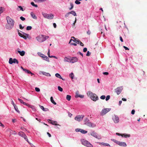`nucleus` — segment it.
Listing matches in <instances>:
<instances>
[{
  "instance_id": "nucleus-1",
  "label": "nucleus",
  "mask_w": 147,
  "mask_h": 147,
  "mask_svg": "<svg viewBox=\"0 0 147 147\" xmlns=\"http://www.w3.org/2000/svg\"><path fill=\"white\" fill-rule=\"evenodd\" d=\"M6 20L7 23L6 25V27L7 29H11L13 26L14 21L9 16L6 17Z\"/></svg>"
},
{
  "instance_id": "nucleus-2",
  "label": "nucleus",
  "mask_w": 147,
  "mask_h": 147,
  "mask_svg": "<svg viewBox=\"0 0 147 147\" xmlns=\"http://www.w3.org/2000/svg\"><path fill=\"white\" fill-rule=\"evenodd\" d=\"M49 36H45L43 35H40L36 38L37 40L40 42H41L45 41L46 39L48 38Z\"/></svg>"
},
{
  "instance_id": "nucleus-3",
  "label": "nucleus",
  "mask_w": 147,
  "mask_h": 147,
  "mask_svg": "<svg viewBox=\"0 0 147 147\" xmlns=\"http://www.w3.org/2000/svg\"><path fill=\"white\" fill-rule=\"evenodd\" d=\"M82 143L83 145L88 147H92V145L87 141L83 139L81 140Z\"/></svg>"
},
{
  "instance_id": "nucleus-4",
  "label": "nucleus",
  "mask_w": 147,
  "mask_h": 147,
  "mask_svg": "<svg viewBox=\"0 0 147 147\" xmlns=\"http://www.w3.org/2000/svg\"><path fill=\"white\" fill-rule=\"evenodd\" d=\"M18 32L19 36L23 38L24 39H26L29 36L28 34L23 32H22L23 34L19 32L18 30Z\"/></svg>"
},
{
  "instance_id": "nucleus-5",
  "label": "nucleus",
  "mask_w": 147,
  "mask_h": 147,
  "mask_svg": "<svg viewBox=\"0 0 147 147\" xmlns=\"http://www.w3.org/2000/svg\"><path fill=\"white\" fill-rule=\"evenodd\" d=\"M111 110V109L110 108H104L101 111V115H105L107 112L110 111Z\"/></svg>"
},
{
  "instance_id": "nucleus-6",
  "label": "nucleus",
  "mask_w": 147,
  "mask_h": 147,
  "mask_svg": "<svg viewBox=\"0 0 147 147\" xmlns=\"http://www.w3.org/2000/svg\"><path fill=\"white\" fill-rule=\"evenodd\" d=\"M90 134L91 136L97 139H101V137L100 136L94 131H92L90 133Z\"/></svg>"
},
{
  "instance_id": "nucleus-7",
  "label": "nucleus",
  "mask_w": 147,
  "mask_h": 147,
  "mask_svg": "<svg viewBox=\"0 0 147 147\" xmlns=\"http://www.w3.org/2000/svg\"><path fill=\"white\" fill-rule=\"evenodd\" d=\"M84 117V116L83 115H77L75 117V119L76 121H80L82 120Z\"/></svg>"
},
{
  "instance_id": "nucleus-8",
  "label": "nucleus",
  "mask_w": 147,
  "mask_h": 147,
  "mask_svg": "<svg viewBox=\"0 0 147 147\" xmlns=\"http://www.w3.org/2000/svg\"><path fill=\"white\" fill-rule=\"evenodd\" d=\"M122 90V87H119L115 89V92L117 93V94L118 95L119 94Z\"/></svg>"
},
{
  "instance_id": "nucleus-9",
  "label": "nucleus",
  "mask_w": 147,
  "mask_h": 147,
  "mask_svg": "<svg viewBox=\"0 0 147 147\" xmlns=\"http://www.w3.org/2000/svg\"><path fill=\"white\" fill-rule=\"evenodd\" d=\"M113 119L115 123H118L119 122V120L118 117L116 116H114L113 117Z\"/></svg>"
},
{
  "instance_id": "nucleus-10",
  "label": "nucleus",
  "mask_w": 147,
  "mask_h": 147,
  "mask_svg": "<svg viewBox=\"0 0 147 147\" xmlns=\"http://www.w3.org/2000/svg\"><path fill=\"white\" fill-rule=\"evenodd\" d=\"M91 98V99L93 100L96 101L98 99V97L96 94H94Z\"/></svg>"
},
{
  "instance_id": "nucleus-11",
  "label": "nucleus",
  "mask_w": 147,
  "mask_h": 147,
  "mask_svg": "<svg viewBox=\"0 0 147 147\" xmlns=\"http://www.w3.org/2000/svg\"><path fill=\"white\" fill-rule=\"evenodd\" d=\"M86 124L87 126L92 127H94L96 126L95 124L90 122H88L86 123Z\"/></svg>"
},
{
  "instance_id": "nucleus-12",
  "label": "nucleus",
  "mask_w": 147,
  "mask_h": 147,
  "mask_svg": "<svg viewBox=\"0 0 147 147\" xmlns=\"http://www.w3.org/2000/svg\"><path fill=\"white\" fill-rule=\"evenodd\" d=\"M71 58L70 57H65L64 59V61L65 62H68L71 63Z\"/></svg>"
},
{
  "instance_id": "nucleus-13",
  "label": "nucleus",
  "mask_w": 147,
  "mask_h": 147,
  "mask_svg": "<svg viewBox=\"0 0 147 147\" xmlns=\"http://www.w3.org/2000/svg\"><path fill=\"white\" fill-rule=\"evenodd\" d=\"M78 61V59L76 57H72L71 59V62L72 63H74Z\"/></svg>"
},
{
  "instance_id": "nucleus-14",
  "label": "nucleus",
  "mask_w": 147,
  "mask_h": 147,
  "mask_svg": "<svg viewBox=\"0 0 147 147\" xmlns=\"http://www.w3.org/2000/svg\"><path fill=\"white\" fill-rule=\"evenodd\" d=\"M84 97V96L83 95H80L79 94V92L78 91H77L76 92V96L75 97L76 98H77L78 97H80L81 98H83Z\"/></svg>"
},
{
  "instance_id": "nucleus-15",
  "label": "nucleus",
  "mask_w": 147,
  "mask_h": 147,
  "mask_svg": "<svg viewBox=\"0 0 147 147\" xmlns=\"http://www.w3.org/2000/svg\"><path fill=\"white\" fill-rule=\"evenodd\" d=\"M118 144L121 146L124 147L126 146H127V145L125 142H120L119 141V142Z\"/></svg>"
},
{
  "instance_id": "nucleus-16",
  "label": "nucleus",
  "mask_w": 147,
  "mask_h": 147,
  "mask_svg": "<svg viewBox=\"0 0 147 147\" xmlns=\"http://www.w3.org/2000/svg\"><path fill=\"white\" fill-rule=\"evenodd\" d=\"M53 15L52 14L50 13L48 14L47 18L49 19H52L53 18Z\"/></svg>"
},
{
  "instance_id": "nucleus-17",
  "label": "nucleus",
  "mask_w": 147,
  "mask_h": 147,
  "mask_svg": "<svg viewBox=\"0 0 147 147\" xmlns=\"http://www.w3.org/2000/svg\"><path fill=\"white\" fill-rule=\"evenodd\" d=\"M93 93L90 91H89L87 93V95L88 96H89L90 98L92 97L93 95Z\"/></svg>"
},
{
  "instance_id": "nucleus-18",
  "label": "nucleus",
  "mask_w": 147,
  "mask_h": 147,
  "mask_svg": "<svg viewBox=\"0 0 147 147\" xmlns=\"http://www.w3.org/2000/svg\"><path fill=\"white\" fill-rule=\"evenodd\" d=\"M42 55L41 57H42L44 58V59L46 60V61L49 62V59L48 57L46 56H45L44 55L42 54Z\"/></svg>"
},
{
  "instance_id": "nucleus-19",
  "label": "nucleus",
  "mask_w": 147,
  "mask_h": 147,
  "mask_svg": "<svg viewBox=\"0 0 147 147\" xmlns=\"http://www.w3.org/2000/svg\"><path fill=\"white\" fill-rule=\"evenodd\" d=\"M121 136L122 137L127 138L130 137V134H124L121 135Z\"/></svg>"
},
{
  "instance_id": "nucleus-20",
  "label": "nucleus",
  "mask_w": 147,
  "mask_h": 147,
  "mask_svg": "<svg viewBox=\"0 0 147 147\" xmlns=\"http://www.w3.org/2000/svg\"><path fill=\"white\" fill-rule=\"evenodd\" d=\"M18 52L20 54V55L21 56H23L25 54V52L24 51H18Z\"/></svg>"
},
{
  "instance_id": "nucleus-21",
  "label": "nucleus",
  "mask_w": 147,
  "mask_h": 147,
  "mask_svg": "<svg viewBox=\"0 0 147 147\" xmlns=\"http://www.w3.org/2000/svg\"><path fill=\"white\" fill-rule=\"evenodd\" d=\"M25 134L24 132L22 131H20L18 133V135L22 137H23Z\"/></svg>"
},
{
  "instance_id": "nucleus-22",
  "label": "nucleus",
  "mask_w": 147,
  "mask_h": 147,
  "mask_svg": "<svg viewBox=\"0 0 147 147\" xmlns=\"http://www.w3.org/2000/svg\"><path fill=\"white\" fill-rule=\"evenodd\" d=\"M30 15L34 19H36L37 18L36 17V16L35 14L33 13V12H31L30 13Z\"/></svg>"
},
{
  "instance_id": "nucleus-23",
  "label": "nucleus",
  "mask_w": 147,
  "mask_h": 147,
  "mask_svg": "<svg viewBox=\"0 0 147 147\" xmlns=\"http://www.w3.org/2000/svg\"><path fill=\"white\" fill-rule=\"evenodd\" d=\"M50 100L51 102L55 105H56V103L55 102L53 99L52 96H51L50 98Z\"/></svg>"
},
{
  "instance_id": "nucleus-24",
  "label": "nucleus",
  "mask_w": 147,
  "mask_h": 147,
  "mask_svg": "<svg viewBox=\"0 0 147 147\" xmlns=\"http://www.w3.org/2000/svg\"><path fill=\"white\" fill-rule=\"evenodd\" d=\"M70 14H72L74 16H77V14L76 12L73 11L69 12Z\"/></svg>"
},
{
  "instance_id": "nucleus-25",
  "label": "nucleus",
  "mask_w": 147,
  "mask_h": 147,
  "mask_svg": "<svg viewBox=\"0 0 147 147\" xmlns=\"http://www.w3.org/2000/svg\"><path fill=\"white\" fill-rule=\"evenodd\" d=\"M35 2L41 3L47 0H33Z\"/></svg>"
},
{
  "instance_id": "nucleus-26",
  "label": "nucleus",
  "mask_w": 147,
  "mask_h": 147,
  "mask_svg": "<svg viewBox=\"0 0 147 147\" xmlns=\"http://www.w3.org/2000/svg\"><path fill=\"white\" fill-rule=\"evenodd\" d=\"M23 138L28 143H30V142H29L28 141V139L27 138V136H26V135L25 134V135H24V136H23Z\"/></svg>"
},
{
  "instance_id": "nucleus-27",
  "label": "nucleus",
  "mask_w": 147,
  "mask_h": 147,
  "mask_svg": "<svg viewBox=\"0 0 147 147\" xmlns=\"http://www.w3.org/2000/svg\"><path fill=\"white\" fill-rule=\"evenodd\" d=\"M42 73V74L43 75H45L47 76H51L50 74H49V73H46L45 72H43Z\"/></svg>"
},
{
  "instance_id": "nucleus-28",
  "label": "nucleus",
  "mask_w": 147,
  "mask_h": 147,
  "mask_svg": "<svg viewBox=\"0 0 147 147\" xmlns=\"http://www.w3.org/2000/svg\"><path fill=\"white\" fill-rule=\"evenodd\" d=\"M100 144H101L104 146H110V145L108 143H106L104 142H102L101 143H100Z\"/></svg>"
},
{
  "instance_id": "nucleus-29",
  "label": "nucleus",
  "mask_w": 147,
  "mask_h": 147,
  "mask_svg": "<svg viewBox=\"0 0 147 147\" xmlns=\"http://www.w3.org/2000/svg\"><path fill=\"white\" fill-rule=\"evenodd\" d=\"M80 132L82 134H85L87 132V131H86L84 129H80Z\"/></svg>"
},
{
  "instance_id": "nucleus-30",
  "label": "nucleus",
  "mask_w": 147,
  "mask_h": 147,
  "mask_svg": "<svg viewBox=\"0 0 147 147\" xmlns=\"http://www.w3.org/2000/svg\"><path fill=\"white\" fill-rule=\"evenodd\" d=\"M42 14L43 17L45 18H47V16H48V14H47V13H46L42 12Z\"/></svg>"
},
{
  "instance_id": "nucleus-31",
  "label": "nucleus",
  "mask_w": 147,
  "mask_h": 147,
  "mask_svg": "<svg viewBox=\"0 0 147 147\" xmlns=\"http://www.w3.org/2000/svg\"><path fill=\"white\" fill-rule=\"evenodd\" d=\"M57 122L56 121H51V122H50V123H51V124L53 125H58V124H57Z\"/></svg>"
},
{
  "instance_id": "nucleus-32",
  "label": "nucleus",
  "mask_w": 147,
  "mask_h": 147,
  "mask_svg": "<svg viewBox=\"0 0 147 147\" xmlns=\"http://www.w3.org/2000/svg\"><path fill=\"white\" fill-rule=\"evenodd\" d=\"M66 99L68 101H69L71 100V96L69 95H67L66 96Z\"/></svg>"
},
{
  "instance_id": "nucleus-33",
  "label": "nucleus",
  "mask_w": 147,
  "mask_h": 147,
  "mask_svg": "<svg viewBox=\"0 0 147 147\" xmlns=\"http://www.w3.org/2000/svg\"><path fill=\"white\" fill-rule=\"evenodd\" d=\"M23 71H25V72L28 74L31 73V72L30 71L26 69H23Z\"/></svg>"
},
{
  "instance_id": "nucleus-34",
  "label": "nucleus",
  "mask_w": 147,
  "mask_h": 147,
  "mask_svg": "<svg viewBox=\"0 0 147 147\" xmlns=\"http://www.w3.org/2000/svg\"><path fill=\"white\" fill-rule=\"evenodd\" d=\"M55 76L57 78H62V77H61V75L58 73H57L55 74Z\"/></svg>"
},
{
  "instance_id": "nucleus-35",
  "label": "nucleus",
  "mask_w": 147,
  "mask_h": 147,
  "mask_svg": "<svg viewBox=\"0 0 147 147\" xmlns=\"http://www.w3.org/2000/svg\"><path fill=\"white\" fill-rule=\"evenodd\" d=\"M13 63H16L18 64L19 63L18 61L16 59H14L13 60Z\"/></svg>"
},
{
  "instance_id": "nucleus-36",
  "label": "nucleus",
  "mask_w": 147,
  "mask_h": 147,
  "mask_svg": "<svg viewBox=\"0 0 147 147\" xmlns=\"http://www.w3.org/2000/svg\"><path fill=\"white\" fill-rule=\"evenodd\" d=\"M9 63L10 64H12L13 63V60L12 58H10L9 59Z\"/></svg>"
},
{
  "instance_id": "nucleus-37",
  "label": "nucleus",
  "mask_w": 147,
  "mask_h": 147,
  "mask_svg": "<svg viewBox=\"0 0 147 147\" xmlns=\"http://www.w3.org/2000/svg\"><path fill=\"white\" fill-rule=\"evenodd\" d=\"M31 4L33 6L35 7H38L37 5L34 4V2H33L31 3Z\"/></svg>"
},
{
  "instance_id": "nucleus-38",
  "label": "nucleus",
  "mask_w": 147,
  "mask_h": 147,
  "mask_svg": "<svg viewBox=\"0 0 147 147\" xmlns=\"http://www.w3.org/2000/svg\"><path fill=\"white\" fill-rule=\"evenodd\" d=\"M111 140L113 141V142H114L115 143L117 144H118V143L119 142V141H118L117 140H116L114 139H111Z\"/></svg>"
},
{
  "instance_id": "nucleus-39",
  "label": "nucleus",
  "mask_w": 147,
  "mask_h": 147,
  "mask_svg": "<svg viewBox=\"0 0 147 147\" xmlns=\"http://www.w3.org/2000/svg\"><path fill=\"white\" fill-rule=\"evenodd\" d=\"M70 77L72 79H73L74 77V74L73 73H71L69 75Z\"/></svg>"
},
{
  "instance_id": "nucleus-40",
  "label": "nucleus",
  "mask_w": 147,
  "mask_h": 147,
  "mask_svg": "<svg viewBox=\"0 0 147 147\" xmlns=\"http://www.w3.org/2000/svg\"><path fill=\"white\" fill-rule=\"evenodd\" d=\"M58 90L61 91V92H62L63 91V88L61 87L60 86H58Z\"/></svg>"
},
{
  "instance_id": "nucleus-41",
  "label": "nucleus",
  "mask_w": 147,
  "mask_h": 147,
  "mask_svg": "<svg viewBox=\"0 0 147 147\" xmlns=\"http://www.w3.org/2000/svg\"><path fill=\"white\" fill-rule=\"evenodd\" d=\"M80 2L78 0H76L75 1V3L77 5H79L80 4Z\"/></svg>"
},
{
  "instance_id": "nucleus-42",
  "label": "nucleus",
  "mask_w": 147,
  "mask_h": 147,
  "mask_svg": "<svg viewBox=\"0 0 147 147\" xmlns=\"http://www.w3.org/2000/svg\"><path fill=\"white\" fill-rule=\"evenodd\" d=\"M14 107L16 111H17L19 113L20 112V111H19L17 107H16V105L15 106H14Z\"/></svg>"
},
{
  "instance_id": "nucleus-43",
  "label": "nucleus",
  "mask_w": 147,
  "mask_h": 147,
  "mask_svg": "<svg viewBox=\"0 0 147 147\" xmlns=\"http://www.w3.org/2000/svg\"><path fill=\"white\" fill-rule=\"evenodd\" d=\"M18 8H20V9H17V10L18 11H20V10H21L22 11H24L22 7L21 6H18Z\"/></svg>"
},
{
  "instance_id": "nucleus-44",
  "label": "nucleus",
  "mask_w": 147,
  "mask_h": 147,
  "mask_svg": "<svg viewBox=\"0 0 147 147\" xmlns=\"http://www.w3.org/2000/svg\"><path fill=\"white\" fill-rule=\"evenodd\" d=\"M32 27L31 26H28L26 27V30H30L31 29Z\"/></svg>"
},
{
  "instance_id": "nucleus-45",
  "label": "nucleus",
  "mask_w": 147,
  "mask_h": 147,
  "mask_svg": "<svg viewBox=\"0 0 147 147\" xmlns=\"http://www.w3.org/2000/svg\"><path fill=\"white\" fill-rule=\"evenodd\" d=\"M70 5L71 6V7L69 8V9L70 10L72 9L74 7V5L72 3H70Z\"/></svg>"
},
{
  "instance_id": "nucleus-46",
  "label": "nucleus",
  "mask_w": 147,
  "mask_h": 147,
  "mask_svg": "<svg viewBox=\"0 0 147 147\" xmlns=\"http://www.w3.org/2000/svg\"><path fill=\"white\" fill-rule=\"evenodd\" d=\"M35 90L37 92H39L40 91V89L37 87H36L35 88Z\"/></svg>"
},
{
  "instance_id": "nucleus-47",
  "label": "nucleus",
  "mask_w": 147,
  "mask_h": 147,
  "mask_svg": "<svg viewBox=\"0 0 147 147\" xmlns=\"http://www.w3.org/2000/svg\"><path fill=\"white\" fill-rule=\"evenodd\" d=\"M110 96L109 95H107V96L106 98V101L110 99Z\"/></svg>"
},
{
  "instance_id": "nucleus-48",
  "label": "nucleus",
  "mask_w": 147,
  "mask_h": 147,
  "mask_svg": "<svg viewBox=\"0 0 147 147\" xmlns=\"http://www.w3.org/2000/svg\"><path fill=\"white\" fill-rule=\"evenodd\" d=\"M105 98V95H102L100 97V98L102 99H104Z\"/></svg>"
},
{
  "instance_id": "nucleus-49",
  "label": "nucleus",
  "mask_w": 147,
  "mask_h": 147,
  "mask_svg": "<svg viewBox=\"0 0 147 147\" xmlns=\"http://www.w3.org/2000/svg\"><path fill=\"white\" fill-rule=\"evenodd\" d=\"M69 14L70 13H69V12L68 13H66V14L65 15V17L66 18H67L69 16Z\"/></svg>"
},
{
  "instance_id": "nucleus-50",
  "label": "nucleus",
  "mask_w": 147,
  "mask_h": 147,
  "mask_svg": "<svg viewBox=\"0 0 147 147\" xmlns=\"http://www.w3.org/2000/svg\"><path fill=\"white\" fill-rule=\"evenodd\" d=\"M23 104H24V105H26L28 106V107H30V105L29 104H27V103H26V102H23V103H22Z\"/></svg>"
},
{
  "instance_id": "nucleus-51",
  "label": "nucleus",
  "mask_w": 147,
  "mask_h": 147,
  "mask_svg": "<svg viewBox=\"0 0 147 147\" xmlns=\"http://www.w3.org/2000/svg\"><path fill=\"white\" fill-rule=\"evenodd\" d=\"M91 54V53L89 52V51H88L87 52V53L86 54V55L87 56H89Z\"/></svg>"
},
{
  "instance_id": "nucleus-52",
  "label": "nucleus",
  "mask_w": 147,
  "mask_h": 147,
  "mask_svg": "<svg viewBox=\"0 0 147 147\" xmlns=\"http://www.w3.org/2000/svg\"><path fill=\"white\" fill-rule=\"evenodd\" d=\"M20 19L22 21H24V20H25V18H24V17H23L22 16H21L20 17Z\"/></svg>"
},
{
  "instance_id": "nucleus-53",
  "label": "nucleus",
  "mask_w": 147,
  "mask_h": 147,
  "mask_svg": "<svg viewBox=\"0 0 147 147\" xmlns=\"http://www.w3.org/2000/svg\"><path fill=\"white\" fill-rule=\"evenodd\" d=\"M3 12V8L1 7L0 8V14Z\"/></svg>"
},
{
  "instance_id": "nucleus-54",
  "label": "nucleus",
  "mask_w": 147,
  "mask_h": 147,
  "mask_svg": "<svg viewBox=\"0 0 147 147\" xmlns=\"http://www.w3.org/2000/svg\"><path fill=\"white\" fill-rule=\"evenodd\" d=\"M18 100L20 102H21V103H22V104L23 103V102H24L22 100H21V99H20V98H18Z\"/></svg>"
},
{
  "instance_id": "nucleus-55",
  "label": "nucleus",
  "mask_w": 147,
  "mask_h": 147,
  "mask_svg": "<svg viewBox=\"0 0 147 147\" xmlns=\"http://www.w3.org/2000/svg\"><path fill=\"white\" fill-rule=\"evenodd\" d=\"M77 54H80V55L82 56V57H83V54L81 52H80V51H79L78 53H77Z\"/></svg>"
},
{
  "instance_id": "nucleus-56",
  "label": "nucleus",
  "mask_w": 147,
  "mask_h": 147,
  "mask_svg": "<svg viewBox=\"0 0 147 147\" xmlns=\"http://www.w3.org/2000/svg\"><path fill=\"white\" fill-rule=\"evenodd\" d=\"M135 112V111L134 110H132L131 112V113L132 115H134V114Z\"/></svg>"
},
{
  "instance_id": "nucleus-57",
  "label": "nucleus",
  "mask_w": 147,
  "mask_h": 147,
  "mask_svg": "<svg viewBox=\"0 0 147 147\" xmlns=\"http://www.w3.org/2000/svg\"><path fill=\"white\" fill-rule=\"evenodd\" d=\"M75 129V131H76V132H79V131H80V129Z\"/></svg>"
},
{
  "instance_id": "nucleus-58",
  "label": "nucleus",
  "mask_w": 147,
  "mask_h": 147,
  "mask_svg": "<svg viewBox=\"0 0 147 147\" xmlns=\"http://www.w3.org/2000/svg\"><path fill=\"white\" fill-rule=\"evenodd\" d=\"M123 47L125 49V50H129V48H128L127 47H126L125 46H123Z\"/></svg>"
},
{
  "instance_id": "nucleus-59",
  "label": "nucleus",
  "mask_w": 147,
  "mask_h": 147,
  "mask_svg": "<svg viewBox=\"0 0 147 147\" xmlns=\"http://www.w3.org/2000/svg\"><path fill=\"white\" fill-rule=\"evenodd\" d=\"M83 51L84 52H86L87 51V49L86 48H84Z\"/></svg>"
},
{
  "instance_id": "nucleus-60",
  "label": "nucleus",
  "mask_w": 147,
  "mask_h": 147,
  "mask_svg": "<svg viewBox=\"0 0 147 147\" xmlns=\"http://www.w3.org/2000/svg\"><path fill=\"white\" fill-rule=\"evenodd\" d=\"M103 74H104L105 75H108L109 74V73L108 72H103Z\"/></svg>"
},
{
  "instance_id": "nucleus-61",
  "label": "nucleus",
  "mask_w": 147,
  "mask_h": 147,
  "mask_svg": "<svg viewBox=\"0 0 147 147\" xmlns=\"http://www.w3.org/2000/svg\"><path fill=\"white\" fill-rule=\"evenodd\" d=\"M80 42V41L78 39L77 41H76V43L77 44H79Z\"/></svg>"
},
{
  "instance_id": "nucleus-62",
  "label": "nucleus",
  "mask_w": 147,
  "mask_h": 147,
  "mask_svg": "<svg viewBox=\"0 0 147 147\" xmlns=\"http://www.w3.org/2000/svg\"><path fill=\"white\" fill-rule=\"evenodd\" d=\"M40 108L42 109L43 111H45V109L44 107L42 106H40Z\"/></svg>"
},
{
  "instance_id": "nucleus-63",
  "label": "nucleus",
  "mask_w": 147,
  "mask_h": 147,
  "mask_svg": "<svg viewBox=\"0 0 147 147\" xmlns=\"http://www.w3.org/2000/svg\"><path fill=\"white\" fill-rule=\"evenodd\" d=\"M87 33L88 35H90V34L91 32L89 30H88V31L87 32Z\"/></svg>"
},
{
  "instance_id": "nucleus-64",
  "label": "nucleus",
  "mask_w": 147,
  "mask_h": 147,
  "mask_svg": "<svg viewBox=\"0 0 147 147\" xmlns=\"http://www.w3.org/2000/svg\"><path fill=\"white\" fill-rule=\"evenodd\" d=\"M19 27L20 29H23L24 28V27H22L21 24H20L19 25Z\"/></svg>"
}]
</instances>
